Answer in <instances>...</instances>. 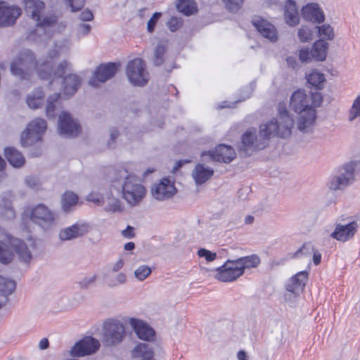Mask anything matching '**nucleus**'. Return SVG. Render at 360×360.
<instances>
[{
  "instance_id": "obj_14",
  "label": "nucleus",
  "mask_w": 360,
  "mask_h": 360,
  "mask_svg": "<svg viewBox=\"0 0 360 360\" xmlns=\"http://www.w3.org/2000/svg\"><path fill=\"white\" fill-rule=\"evenodd\" d=\"M58 131L61 135L75 137L79 133L80 127L69 113L63 112L59 116Z\"/></svg>"
},
{
  "instance_id": "obj_37",
  "label": "nucleus",
  "mask_w": 360,
  "mask_h": 360,
  "mask_svg": "<svg viewBox=\"0 0 360 360\" xmlns=\"http://www.w3.org/2000/svg\"><path fill=\"white\" fill-rule=\"evenodd\" d=\"M78 197L71 191L65 192L61 199L62 208L65 212H68L70 208L77 202Z\"/></svg>"
},
{
  "instance_id": "obj_15",
  "label": "nucleus",
  "mask_w": 360,
  "mask_h": 360,
  "mask_svg": "<svg viewBox=\"0 0 360 360\" xmlns=\"http://www.w3.org/2000/svg\"><path fill=\"white\" fill-rule=\"evenodd\" d=\"M359 227L357 221H352L347 224H338L330 236L338 241L345 242L354 238Z\"/></svg>"
},
{
  "instance_id": "obj_11",
  "label": "nucleus",
  "mask_w": 360,
  "mask_h": 360,
  "mask_svg": "<svg viewBox=\"0 0 360 360\" xmlns=\"http://www.w3.org/2000/svg\"><path fill=\"white\" fill-rule=\"evenodd\" d=\"M100 347L98 340L92 337H86L79 340L72 347L70 355L72 356H84L96 352Z\"/></svg>"
},
{
  "instance_id": "obj_56",
  "label": "nucleus",
  "mask_w": 360,
  "mask_h": 360,
  "mask_svg": "<svg viewBox=\"0 0 360 360\" xmlns=\"http://www.w3.org/2000/svg\"><path fill=\"white\" fill-rule=\"evenodd\" d=\"M94 18V15L90 10L86 9L79 14V19L82 21H91Z\"/></svg>"
},
{
  "instance_id": "obj_21",
  "label": "nucleus",
  "mask_w": 360,
  "mask_h": 360,
  "mask_svg": "<svg viewBox=\"0 0 360 360\" xmlns=\"http://www.w3.org/2000/svg\"><path fill=\"white\" fill-rule=\"evenodd\" d=\"M307 280L308 272L300 271L288 280L285 285L286 290L297 295L304 290Z\"/></svg>"
},
{
  "instance_id": "obj_27",
  "label": "nucleus",
  "mask_w": 360,
  "mask_h": 360,
  "mask_svg": "<svg viewBox=\"0 0 360 360\" xmlns=\"http://www.w3.org/2000/svg\"><path fill=\"white\" fill-rule=\"evenodd\" d=\"M285 18L286 22L294 26L299 22L300 17L297 12L296 3L293 0H287L285 4Z\"/></svg>"
},
{
  "instance_id": "obj_52",
  "label": "nucleus",
  "mask_w": 360,
  "mask_h": 360,
  "mask_svg": "<svg viewBox=\"0 0 360 360\" xmlns=\"http://www.w3.org/2000/svg\"><path fill=\"white\" fill-rule=\"evenodd\" d=\"M198 255L200 257H205L207 262H212L217 257L216 253L204 248L200 249L198 252Z\"/></svg>"
},
{
  "instance_id": "obj_63",
  "label": "nucleus",
  "mask_w": 360,
  "mask_h": 360,
  "mask_svg": "<svg viewBox=\"0 0 360 360\" xmlns=\"http://www.w3.org/2000/svg\"><path fill=\"white\" fill-rule=\"evenodd\" d=\"M287 64L289 67L292 68L293 69L295 68L297 65L296 60L292 57H288L286 59Z\"/></svg>"
},
{
  "instance_id": "obj_7",
  "label": "nucleus",
  "mask_w": 360,
  "mask_h": 360,
  "mask_svg": "<svg viewBox=\"0 0 360 360\" xmlns=\"http://www.w3.org/2000/svg\"><path fill=\"white\" fill-rule=\"evenodd\" d=\"M126 73L129 81L134 86H143L148 81L146 63L141 58L130 60L127 65Z\"/></svg>"
},
{
  "instance_id": "obj_61",
  "label": "nucleus",
  "mask_w": 360,
  "mask_h": 360,
  "mask_svg": "<svg viewBox=\"0 0 360 360\" xmlns=\"http://www.w3.org/2000/svg\"><path fill=\"white\" fill-rule=\"evenodd\" d=\"M124 262L122 259H120L116 263L113 264V266L112 268V271L113 272H117L120 269L122 268L124 266Z\"/></svg>"
},
{
  "instance_id": "obj_1",
  "label": "nucleus",
  "mask_w": 360,
  "mask_h": 360,
  "mask_svg": "<svg viewBox=\"0 0 360 360\" xmlns=\"http://www.w3.org/2000/svg\"><path fill=\"white\" fill-rule=\"evenodd\" d=\"M60 55L58 46H55L51 50L46 58L38 65L35 61L34 53L30 50H25L20 53L18 56L13 61L11 65L12 75L20 79H28L34 70L41 79H50L52 75L63 79V94L68 97L75 94L81 85L82 79L76 74L64 75L71 70V64L66 60L62 61L53 71V60Z\"/></svg>"
},
{
  "instance_id": "obj_3",
  "label": "nucleus",
  "mask_w": 360,
  "mask_h": 360,
  "mask_svg": "<svg viewBox=\"0 0 360 360\" xmlns=\"http://www.w3.org/2000/svg\"><path fill=\"white\" fill-rule=\"evenodd\" d=\"M360 172V161L351 160L340 167L332 176L328 184L330 191H345L356 180V176Z\"/></svg>"
},
{
  "instance_id": "obj_2",
  "label": "nucleus",
  "mask_w": 360,
  "mask_h": 360,
  "mask_svg": "<svg viewBox=\"0 0 360 360\" xmlns=\"http://www.w3.org/2000/svg\"><path fill=\"white\" fill-rule=\"evenodd\" d=\"M292 126V117L285 108H280L278 117L260 125L258 134L254 128L245 131L241 136V142L238 145L239 150L249 155L250 153L264 149L271 136L281 138L289 136L291 134Z\"/></svg>"
},
{
  "instance_id": "obj_38",
  "label": "nucleus",
  "mask_w": 360,
  "mask_h": 360,
  "mask_svg": "<svg viewBox=\"0 0 360 360\" xmlns=\"http://www.w3.org/2000/svg\"><path fill=\"white\" fill-rule=\"evenodd\" d=\"M15 285L16 284L14 281L0 276V292L5 297L13 292Z\"/></svg>"
},
{
  "instance_id": "obj_34",
  "label": "nucleus",
  "mask_w": 360,
  "mask_h": 360,
  "mask_svg": "<svg viewBox=\"0 0 360 360\" xmlns=\"http://www.w3.org/2000/svg\"><path fill=\"white\" fill-rule=\"evenodd\" d=\"M60 97L61 96L59 93H55L48 97L46 105V115L48 117H55V112L60 104Z\"/></svg>"
},
{
  "instance_id": "obj_5",
  "label": "nucleus",
  "mask_w": 360,
  "mask_h": 360,
  "mask_svg": "<svg viewBox=\"0 0 360 360\" xmlns=\"http://www.w3.org/2000/svg\"><path fill=\"white\" fill-rule=\"evenodd\" d=\"M29 217L34 224L47 231L56 224L58 216L45 205L38 204L31 209Z\"/></svg>"
},
{
  "instance_id": "obj_23",
  "label": "nucleus",
  "mask_w": 360,
  "mask_h": 360,
  "mask_svg": "<svg viewBox=\"0 0 360 360\" xmlns=\"http://www.w3.org/2000/svg\"><path fill=\"white\" fill-rule=\"evenodd\" d=\"M129 322L139 338L146 341L154 339L155 333L146 323L136 319H131Z\"/></svg>"
},
{
  "instance_id": "obj_16",
  "label": "nucleus",
  "mask_w": 360,
  "mask_h": 360,
  "mask_svg": "<svg viewBox=\"0 0 360 360\" xmlns=\"http://www.w3.org/2000/svg\"><path fill=\"white\" fill-rule=\"evenodd\" d=\"M89 229L90 226L88 224L77 222L61 229L58 237L63 241L70 240L82 237L89 231Z\"/></svg>"
},
{
  "instance_id": "obj_22",
  "label": "nucleus",
  "mask_w": 360,
  "mask_h": 360,
  "mask_svg": "<svg viewBox=\"0 0 360 360\" xmlns=\"http://www.w3.org/2000/svg\"><path fill=\"white\" fill-rule=\"evenodd\" d=\"M252 24L264 37L271 41L277 40V33L274 26L266 20L257 17L252 20Z\"/></svg>"
},
{
  "instance_id": "obj_28",
  "label": "nucleus",
  "mask_w": 360,
  "mask_h": 360,
  "mask_svg": "<svg viewBox=\"0 0 360 360\" xmlns=\"http://www.w3.org/2000/svg\"><path fill=\"white\" fill-rule=\"evenodd\" d=\"M4 155L9 163L14 167L22 166L25 162L23 155L13 147H6Z\"/></svg>"
},
{
  "instance_id": "obj_47",
  "label": "nucleus",
  "mask_w": 360,
  "mask_h": 360,
  "mask_svg": "<svg viewBox=\"0 0 360 360\" xmlns=\"http://www.w3.org/2000/svg\"><path fill=\"white\" fill-rule=\"evenodd\" d=\"M226 8L231 12L236 13L241 8L243 0H222Z\"/></svg>"
},
{
  "instance_id": "obj_48",
  "label": "nucleus",
  "mask_w": 360,
  "mask_h": 360,
  "mask_svg": "<svg viewBox=\"0 0 360 360\" xmlns=\"http://www.w3.org/2000/svg\"><path fill=\"white\" fill-rule=\"evenodd\" d=\"M298 37L301 41H309L312 39V32L307 27L303 26L298 30Z\"/></svg>"
},
{
  "instance_id": "obj_36",
  "label": "nucleus",
  "mask_w": 360,
  "mask_h": 360,
  "mask_svg": "<svg viewBox=\"0 0 360 360\" xmlns=\"http://www.w3.org/2000/svg\"><path fill=\"white\" fill-rule=\"evenodd\" d=\"M309 250L313 251V262L314 264H319L321 260V254L317 250H314L310 244H304L299 250L295 252L294 257H298L301 254H309Z\"/></svg>"
},
{
  "instance_id": "obj_30",
  "label": "nucleus",
  "mask_w": 360,
  "mask_h": 360,
  "mask_svg": "<svg viewBox=\"0 0 360 360\" xmlns=\"http://www.w3.org/2000/svg\"><path fill=\"white\" fill-rule=\"evenodd\" d=\"M328 43L323 39L316 41L312 46L313 59L316 61L325 60L328 53Z\"/></svg>"
},
{
  "instance_id": "obj_46",
  "label": "nucleus",
  "mask_w": 360,
  "mask_h": 360,
  "mask_svg": "<svg viewBox=\"0 0 360 360\" xmlns=\"http://www.w3.org/2000/svg\"><path fill=\"white\" fill-rule=\"evenodd\" d=\"M183 25V20L181 18L173 16L167 22V26L171 32L177 31Z\"/></svg>"
},
{
  "instance_id": "obj_54",
  "label": "nucleus",
  "mask_w": 360,
  "mask_h": 360,
  "mask_svg": "<svg viewBox=\"0 0 360 360\" xmlns=\"http://www.w3.org/2000/svg\"><path fill=\"white\" fill-rule=\"evenodd\" d=\"M72 11L80 10L84 5V0H65Z\"/></svg>"
},
{
  "instance_id": "obj_12",
  "label": "nucleus",
  "mask_w": 360,
  "mask_h": 360,
  "mask_svg": "<svg viewBox=\"0 0 360 360\" xmlns=\"http://www.w3.org/2000/svg\"><path fill=\"white\" fill-rule=\"evenodd\" d=\"M117 65L115 63L100 65L94 72V77L89 81L92 86H97L99 82H105L111 79L117 72Z\"/></svg>"
},
{
  "instance_id": "obj_24",
  "label": "nucleus",
  "mask_w": 360,
  "mask_h": 360,
  "mask_svg": "<svg viewBox=\"0 0 360 360\" xmlns=\"http://www.w3.org/2000/svg\"><path fill=\"white\" fill-rule=\"evenodd\" d=\"M11 245L21 262L25 263L30 262L32 257V252L24 241L18 238L13 239Z\"/></svg>"
},
{
  "instance_id": "obj_29",
  "label": "nucleus",
  "mask_w": 360,
  "mask_h": 360,
  "mask_svg": "<svg viewBox=\"0 0 360 360\" xmlns=\"http://www.w3.org/2000/svg\"><path fill=\"white\" fill-rule=\"evenodd\" d=\"M235 260L236 262V264L240 269L242 274H244L245 269L256 268L261 262L259 257L255 254L241 257Z\"/></svg>"
},
{
  "instance_id": "obj_13",
  "label": "nucleus",
  "mask_w": 360,
  "mask_h": 360,
  "mask_svg": "<svg viewBox=\"0 0 360 360\" xmlns=\"http://www.w3.org/2000/svg\"><path fill=\"white\" fill-rule=\"evenodd\" d=\"M205 155H209L212 160L217 162L229 163L236 158V152L232 147L220 144L214 150L202 152L201 156Z\"/></svg>"
},
{
  "instance_id": "obj_45",
  "label": "nucleus",
  "mask_w": 360,
  "mask_h": 360,
  "mask_svg": "<svg viewBox=\"0 0 360 360\" xmlns=\"http://www.w3.org/2000/svg\"><path fill=\"white\" fill-rule=\"evenodd\" d=\"M105 211L110 212H120L122 210V204L120 200L112 198L109 200L108 205L105 207Z\"/></svg>"
},
{
  "instance_id": "obj_18",
  "label": "nucleus",
  "mask_w": 360,
  "mask_h": 360,
  "mask_svg": "<svg viewBox=\"0 0 360 360\" xmlns=\"http://www.w3.org/2000/svg\"><path fill=\"white\" fill-rule=\"evenodd\" d=\"M316 120L315 109H309L303 113H300L297 118V128L302 134H312Z\"/></svg>"
},
{
  "instance_id": "obj_25",
  "label": "nucleus",
  "mask_w": 360,
  "mask_h": 360,
  "mask_svg": "<svg viewBox=\"0 0 360 360\" xmlns=\"http://www.w3.org/2000/svg\"><path fill=\"white\" fill-rule=\"evenodd\" d=\"M45 8V4L39 0H25V11L26 14L34 20H39Z\"/></svg>"
},
{
  "instance_id": "obj_39",
  "label": "nucleus",
  "mask_w": 360,
  "mask_h": 360,
  "mask_svg": "<svg viewBox=\"0 0 360 360\" xmlns=\"http://www.w3.org/2000/svg\"><path fill=\"white\" fill-rule=\"evenodd\" d=\"M358 118H360V94L354 100L347 115V120L350 122Z\"/></svg>"
},
{
  "instance_id": "obj_53",
  "label": "nucleus",
  "mask_w": 360,
  "mask_h": 360,
  "mask_svg": "<svg viewBox=\"0 0 360 360\" xmlns=\"http://www.w3.org/2000/svg\"><path fill=\"white\" fill-rule=\"evenodd\" d=\"M310 98V105L312 106L314 109L315 107H318L321 105L323 101V98L319 93H315L308 95Z\"/></svg>"
},
{
  "instance_id": "obj_60",
  "label": "nucleus",
  "mask_w": 360,
  "mask_h": 360,
  "mask_svg": "<svg viewBox=\"0 0 360 360\" xmlns=\"http://www.w3.org/2000/svg\"><path fill=\"white\" fill-rule=\"evenodd\" d=\"M87 200L94 202H99L101 200V196L96 193H91L87 196Z\"/></svg>"
},
{
  "instance_id": "obj_62",
  "label": "nucleus",
  "mask_w": 360,
  "mask_h": 360,
  "mask_svg": "<svg viewBox=\"0 0 360 360\" xmlns=\"http://www.w3.org/2000/svg\"><path fill=\"white\" fill-rule=\"evenodd\" d=\"M49 342L47 338H43L40 340L39 347L40 349H46L49 347Z\"/></svg>"
},
{
  "instance_id": "obj_9",
  "label": "nucleus",
  "mask_w": 360,
  "mask_h": 360,
  "mask_svg": "<svg viewBox=\"0 0 360 360\" xmlns=\"http://www.w3.org/2000/svg\"><path fill=\"white\" fill-rule=\"evenodd\" d=\"M176 193V188L168 177L162 178L159 183L155 184L151 188L153 197L160 201L172 198Z\"/></svg>"
},
{
  "instance_id": "obj_35",
  "label": "nucleus",
  "mask_w": 360,
  "mask_h": 360,
  "mask_svg": "<svg viewBox=\"0 0 360 360\" xmlns=\"http://www.w3.org/2000/svg\"><path fill=\"white\" fill-rule=\"evenodd\" d=\"M0 217L6 219H12L15 217V211L10 200L2 198L0 201Z\"/></svg>"
},
{
  "instance_id": "obj_58",
  "label": "nucleus",
  "mask_w": 360,
  "mask_h": 360,
  "mask_svg": "<svg viewBox=\"0 0 360 360\" xmlns=\"http://www.w3.org/2000/svg\"><path fill=\"white\" fill-rule=\"evenodd\" d=\"M122 235L126 238H133L135 236L134 229L131 226H127V228L122 231Z\"/></svg>"
},
{
  "instance_id": "obj_26",
  "label": "nucleus",
  "mask_w": 360,
  "mask_h": 360,
  "mask_svg": "<svg viewBox=\"0 0 360 360\" xmlns=\"http://www.w3.org/2000/svg\"><path fill=\"white\" fill-rule=\"evenodd\" d=\"M214 174V170L202 164H198L192 173L196 184L200 185L210 179Z\"/></svg>"
},
{
  "instance_id": "obj_41",
  "label": "nucleus",
  "mask_w": 360,
  "mask_h": 360,
  "mask_svg": "<svg viewBox=\"0 0 360 360\" xmlns=\"http://www.w3.org/2000/svg\"><path fill=\"white\" fill-rule=\"evenodd\" d=\"M38 27L44 29L53 27L57 22V17L54 14H49V15H40L39 20H35Z\"/></svg>"
},
{
  "instance_id": "obj_31",
  "label": "nucleus",
  "mask_w": 360,
  "mask_h": 360,
  "mask_svg": "<svg viewBox=\"0 0 360 360\" xmlns=\"http://www.w3.org/2000/svg\"><path fill=\"white\" fill-rule=\"evenodd\" d=\"M44 94L40 89H36L27 97V103L30 108L37 109L42 106L44 103Z\"/></svg>"
},
{
  "instance_id": "obj_57",
  "label": "nucleus",
  "mask_w": 360,
  "mask_h": 360,
  "mask_svg": "<svg viewBox=\"0 0 360 360\" xmlns=\"http://www.w3.org/2000/svg\"><path fill=\"white\" fill-rule=\"evenodd\" d=\"M91 27L88 24L80 23L78 25L77 31L79 34L86 35L89 34Z\"/></svg>"
},
{
  "instance_id": "obj_51",
  "label": "nucleus",
  "mask_w": 360,
  "mask_h": 360,
  "mask_svg": "<svg viewBox=\"0 0 360 360\" xmlns=\"http://www.w3.org/2000/svg\"><path fill=\"white\" fill-rule=\"evenodd\" d=\"M127 282V276L124 273L118 274L115 280H111L108 285L110 288L117 286V285L124 284Z\"/></svg>"
},
{
  "instance_id": "obj_33",
  "label": "nucleus",
  "mask_w": 360,
  "mask_h": 360,
  "mask_svg": "<svg viewBox=\"0 0 360 360\" xmlns=\"http://www.w3.org/2000/svg\"><path fill=\"white\" fill-rule=\"evenodd\" d=\"M178 11L185 15H191L198 11L196 3L193 0H177L176 4Z\"/></svg>"
},
{
  "instance_id": "obj_55",
  "label": "nucleus",
  "mask_w": 360,
  "mask_h": 360,
  "mask_svg": "<svg viewBox=\"0 0 360 360\" xmlns=\"http://www.w3.org/2000/svg\"><path fill=\"white\" fill-rule=\"evenodd\" d=\"M27 186L32 189L37 190L40 186L39 179L34 176H28L25 179Z\"/></svg>"
},
{
  "instance_id": "obj_59",
  "label": "nucleus",
  "mask_w": 360,
  "mask_h": 360,
  "mask_svg": "<svg viewBox=\"0 0 360 360\" xmlns=\"http://www.w3.org/2000/svg\"><path fill=\"white\" fill-rule=\"evenodd\" d=\"M118 131L116 129H112L110 131V140L108 142L109 147H112V143L118 136Z\"/></svg>"
},
{
  "instance_id": "obj_19",
  "label": "nucleus",
  "mask_w": 360,
  "mask_h": 360,
  "mask_svg": "<svg viewBox=\"0 0 360 360\" xmlns=\"http://www.w3.org/2000/svg\"><path fill=\"white\" fill-rule=\"evenodd\" d=\"M21 9L18 6H8L0 2V26H9L15 23L20 15Z\"/></svg>"
},
{
  "instance_id": "obj_40",
  "label": "nucleus",
  "mask_w": 360,
  "mask_h": 360,
  "mask_svg": "<svg viewBox=\"0 0 360 360\" xmlns=\"http://www.w3.org/2000/svg\"><path fill=\"white\" fill-rule=\"evenodd\" d=\"M166 51V46L163 43H158L154 51L153 63L156 66H160L164 63V54Z\"/></svg>"
},
{
  "instance_id": "obj_6",
  "label": "nucleus",
  "mask_w": 360,
  "mask_h": 360,
  "mask_svg": "<svg viewBox=\"0 0 360 360\" xmlns=\"http://www.w3.org/2000/svg\"><path fill=\"white\" fill-rule=\"evenodd\" d=\"M46 122L41 118H37L28 124L26 129L22 131L20 138L23 147L30 146L41 141V136L46 129Z\"/></svg>"
},
{
  "instance_id": "obj_43",
  "label": "nucleus",
  "mask_w": 360,
  "mask_h": 360,
  "mask_svg": "<svg viewBox=\"0 0 360 360\" xmlns=\"http://www.w3.org/2000/svg\"><path fill=\"white\" fill-rule=\"evenodd\" d=\"M151 274V269L147 265H141L134 271L135 277L140 281H144Z\"/></svg>"
},
{
  "instance_id": "obj_64",
  "label": "nucleus",
  "mask_w": 360,
  "mask_h": 360,
  "mask_svg": "<svg viewBox=\"0 0 360 360\" xmlns=\"http://www.w3.org/2000/svg\"><path fill=\"white\" fill-rule=\"evenodd\" d=\"M238 360H247V354L244 351H240L237 354Z\"/></svg>"
},
{
  "instance_id": "obj_10",
  "label": "nucleus",
  "mask_w": 360,
  "mask_h": 360,
  "mask_svg": "<svg viewBox=\"0 0 360 360\" xmlns=\"http://www.w3.org/2000/svg\"><path fill=\"white\" fill-rule=\"evenodd\" d=\"M215 278L221 282H231L242 276V271L235 259H228L221 266L216 269Z\"/></svg>"
},
{
  "instance_id": "obj_44",
  "label": "nucleus",
  "mask_w": 360,
  "mask_h": 360,
  "mask_svg": "<svg viewBox=\"0 0 360 360\" xmlns=\"http://www.w3.org/2000/svg\"><path fill=\"white\" fill-rule=\"evenodd\" d=\"M97 280L96 274L82 278L77 283L81 289L86 290L95 285Z\"/></svg>"
},
{
  "instance_id": "obj_8",
  "label": "nucleus",
  "mask_w": 360,
  "mask_h": 360,
  "mask_svg": "<svg viewBox=\"0 0 360 360\" xmlns=\"http://www.w3.org/2000/svg\"><path fill=\"white\" fill-rule=\"evenodd\" d=\"M125 335L123 323L117 319H108L103 323V341L108 346L121 342Z\"/></svg>"
},
{
  "instance_id": "obj_20",
  "label": "nucleus",
  "mask_w": 360,
  "mask_h": 360,
  "mask_svg": "<svg viewBox=\"0 0 360 360\" xmlns=\"http://www.w3.org/2000/svg\"><path fill=\"white\" fill-rule=\"evenodd\" d=\"M303 18L314 23H322L325 20V14L316 3H309L302 8Z\"/></svg>"
},
{
  "instance_id": "obj_17",
  "label": "nucleus",
  "mask_w": 360,
  "mask_h": 360,
  "mask_svg": "<svg viewBox=\"0 0 360 360\" xmlns=\"http://www.w3.org/2000/svg\"><path fill=\"white\" fill-rule=\"evenodd\" d=\"M290 106L298 114L303 113L309 109H314L310 105V98L304 90H297L292 94Z\"/></svg>"
},
{
  "instance_id": "obj_42",
  "label": "nucleus",
  "mask_w": 360,
  "mask_h": 360,
  "mask_svg": "<svg viewBox=\"0 0 360 360\" xmlns=\"http://www.w3.org/2000/svg\"><path fill=\"white\" fill-rule=\"evenodd\" d=\"M319 35L323 40H331L334 38V32L333 27L330 25H323L317 26Z\"/></svg>"
},
{
  "instance_id": "obj_49",
  "label": "nucleus",
  "mask_w": 360,
  "mask_h": 360,
  "mask_svg": "<svg viewBox=\"0 0 360 360\" xmlns=\"http://www.w3.org/2000/svg\"><path fill=\"white\" fill-rule=\"evenodd\" d=\"M162 16V13L159 12H155L152 17L149 19L147 23V30L148 32H153L156 23Z\"/></svg>"
},
{
  "instance_id": "obj_4",
  "label": "nucleus",
  "mask_w": 360,
  "mask_h": 360,
  "mask_svg": "<svg viewBox=\"0 0 360 360\" xmlns=\"http://www.w3.org/2000/svg\"><path fill=\"white\" fill-rule=\"evenodd\" d=\"M146 191L134 176L129 175L122 185V196L131 206L137 205L144 198Z\"/></svg>"
},
{
  "instance_id": "obj_32",
  "label": "nucleus",
  "mask_w": 360,
  "mask_h": 360,
  "mask_svg": "<svg viewBox=\"0 0 360 360\" xmlns=\"http://www.w3.org/2000/svg\"><path fill=\"white\" fill-rule=\"evenodd\" d=\"M307 82L314 86L316 89H321L323 88L324 82H326L325 75L317 70H311L306 75Z\"/></svg>"
},
{
  "instance_id": "obj_50",
  "label": "nucleus",
  "mask_w": 360,
  "mask_h": 360,
  "mask_svg": "<svg viewBox=\"0 0 360 360\" xmlns=\"http://www.w3.org/2000/svg\"><path fill=\"white\" fill-rule=\"evenodd\" d=\"M300 60L302 63H306L310 61L313 59V51L312 49L309 50L308 48L302 49L300 51L299 53Z\"/></svg>"
}]
</instances>
